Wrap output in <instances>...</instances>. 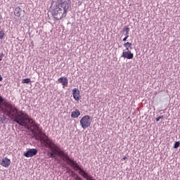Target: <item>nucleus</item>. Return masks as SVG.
I'll return each instance as SVG.
<instances>
[{"label": "nucleus", "mask_w": 180, "mask_h": 180, "mask_svg": "<svg viewBox=\"0 0 180 180\" xmlns=\"http://www.w3.org/2000/svg\"><path fill=\"white\" fill-rule=\"evenodd\" d=\"M68 3L63 1L60 4H56L53 10L52 11V16L56 20H61L63 18L67 16V12H68Z\"/></svg>", "instance_id": "obj_2"}, {"label": "nucleus", "mask_w": 180, "mask_h": 180, "mask_svg": "<svg viewBox=\"0 0 180 180\" xmlns=\"http://www.w3.org/2000/svg\"><path fill=\"white\" fill-rule=\"evenodd\" d=\"M57 155H58V152H57L56 150H51V153H50L51 158H56V157H57Z\"/></svg>", "instance_id": "obj_16"}, {"label": "nucleus", "mask_w": 180, "mask_h": 180, "mask_svg": "<svg viewBox=\"0 0 180 180\" xmlns=\"http://www.w3.org/2000/svg\"><path fill=\"white\" fill-rule=\"evenodd\" d=\"M56 151L58 153V157L61 158L63 161H67L68 160V153H65L60 147H58Z\"/></svg>", "instance_id": "obj_6"}, {"label": "nucleus", "mask_w": 180, "mask_h": 180, "mask_svg": "<svg viewBox=\"0 0 180 180\" xmlns=\"http://www.w3.org/2000/svg\"><path fill=\"white\" fill-rule=\"evenodd\" d=\"M91 180H96V179L93 177Z\"/></svg>", "instance_id": "obj_30"}, {"label": "nucleus", "mask_w": 180, "mask_h": 180, "mask_svg": "<svg viewBox=\"0 0 180 180\" xmlns=\"http://www.w3.org/2000/svg\"><path fill=\"white\" fill-rule=\"evenodd\" d=\"M5 36V32L4 31H0V39H4V37Z\"/></svg>", "instance_id": "obj_23"}, {"label": "nucleus", "mask_w": 180, "mask_h": 180, "mask_svg": "<svg viewBox=\"0 0 180 180\" xmlns=\"http://www.w3.org/2000/svg\"><path fill=\"white\" fill-rule=\"evenodd\" d=\"M28 122L30 123V128L29 127H27L28 130H32L33 133H34V131H39V130H40V127H39V124L34 122V120H33V119H28Z\"/></svg>", "instance_id": "obj_5"}, {"label": "nucleus", "mask_w": 180, "mask_h": 180, "mask_svg": "<svg viewBox=\"0 0 180 180\" xmlns=\"http://www.w3.org/2000/svg\"><path fill=\"white\" fill-rule=\"evenodd\" d=\"M0 86H1V84H0Z\"/></svg>", "instance_id": "obj_31"}, {"label": "nucleus", "mask_w": 180, "mask_h": 180, "mask_svg": "<svg viewBox=\"0 0 180 180\" xmlns=\"http://www.w3.org/2000/svg\"><path fill=\"white\" fill-rule=\"evenodd\" d=\"M37 154V149H30L28 150L25 153H24V157H26L27 158H30L32 157H34Z\"/></svg>", "instance_id": "obj_8"}, {"label": "nucleus", "mask_w": 180, "mask_h": 180, "mask_svg": "<svg viewBox=\"0 0 180 180\" xmlns=\"http://www.w3.org/2000/svg\"><path fill=\"white\" fill-rule=\"evenodd\" d=\"M4 57H5V54H4V52H1L0 53V61H2Z\"/></svg>", "instance_id": "obj_25"}, {"label": "nucleus", "mask_w": 180, "mask_h": 180, "mask_svg": "<svg viewBox=\"0 0 180 180\" xmlns=\"http://www.w3.org/2000/svg\"><path fill=\"white\" fill-rule=\"evenodd\" d=\"M71 167H72L73 169H75V171H78V169H79V166H78V164H77V162H74L73 164L71 165Z\"/></svg>", "instance_id": "obj_17"}, {"label": "nucleus", "mask_w": 180, "mask_h": 180, "mask_svg": "<svg viewBox=\"0 0 180 180\" xmlns=\"http://www.w3.org/2000/svg\"><path fill=\"white\" fill-rule=\"evenodd\" d=\"M1 103H3L4 106H6V108H8L7 113H8L10 117L14 119V122L20 126H26L27 123V117H29L27 114H25L21 110L18 111V108L6 101V100L0 94V105Z\"/></svg>", "instance_id": "obj_1"}, {"label": "nucleus", "mask_w": 180, "mask_h": 180, "mask_svg": "<svg viewBox=\"0 0 180 180\" xmlns=\"http://www.w3.org/2000/svg\"><path fill=\"white\" fill-rule=\"evenodd\" d=\"M81 115V112L78 110H75V111L72 112L71 117L73 119H77V117Z\"/></svg>", "instance_id": "obj_15"}, {"label": "nucleus", "mask_w": 180, "mask_h": 180, "mask_svg": "<svg viewBox=\"0 0 180 180\" xmlns=\"http://www.w3.org/2000/svg\"><path fill=\"white\" fill-rule=\"evenodd\" d=\"M41 144L46 147V148H50V150H53V151H56L58 146H57L53 140H51L49 136H46L41 138Z\"/></svg>", "instance_id": "obj_3"}, {"label": "nucleus", "mask_w": 180, "mask_h": 180, "mask_svg": "<svg viewBox=\"0 0 180 180\" xmlns=\"http://www.w3.org/2000/svg\"><path fill=\"white\" fill-rule=\"evenodd\" d=\"M72 95H73L74 99L77 101V102H78L79 99H81V97L79 96V90L78 89H72Z\"/></svg>", "instance_id": "obj_12"}, {"label": "nucleus", "mask_w": 180, "mask_h": 180, "mask_svg": "<svg viewBox=\"0 0 180 180\" xmlns=\"http://www.w3.org/2000/svg\"><path fill=\"white\" fill-rule=\"evenodd\" d=\"M0 165H1V166L4 167L5 168H8V167L11 165V159H8V158H3L0 162Z\"/></svg>", "instance_id": "obj_11"}, {"label": "nucleus", "mask_w": 180, "mask_h": 180, "mask_svg": "<svg viewBox=\"0 0 180 180\" xmlns=\"http://www.w3.org/2000/svg\"><path fill=\"white\" fill-rule=\"evenodd\" d=\"M131 43L129 42H127L125 44H124V47H125V49L124 50H129V49H131Z\"/></svg>", "instance_id": "obj_18"}, {"label": "nucleus", "mask_w": 180, "mask_h": 180, "mask_svg": "<svg viewBox=\"0 0 180 180\" xmlns=\"http://www.w3.org/2000/svg\"><path fill=\"white\" fill-rule=\"evenodd\" d=\"M14 15L15 16H17V18H20V15H22V8H20V7L15 8Z\"/></svg>", "instance_id": "obj_14"}, {"label": "nucleus", "mask_w": 180, "mask_h": 180, "mask_svg": "<svg viewBox=\"0 0 180 180\" xmlns=\"http://www.w3.org/2000/svg\"><path fill=\"white\" fill-rule=\"evenodd\" d=\"M79 172L81 174V175H82V176H84V178H86V179L87 180H91L94 176H92L90 174H88L86 172H85V171L82 169L79 168Z\"/></svg>", "instance_id": "obj_10"}, {"label": "nucleus", "mask_w": 180, "mask_h": 180, "mask_svg": "<svg viewBox=\"0 0 180 180\" xmlns=\"http://www.w3.org/2000/svg\"><path fill=\"white\" fill-rule=\"evenodd\" d=\"M160 119H164V116L162 115V116L158 117L156 118V122H160Z\"/></svg>", "instance_id": "obj_26"}, {"label": "nucleus", "mask_w": 180, "mask_h": 180, "mask_svg": "<svg viewBox=\"0 0 180 180\" xmlns=\"http://www.w3.org/2000/svg\"><path fill=\"white\" fill-rule=\"evenodd\" d=\"M79 122L82 129H88L92 124V118L89 115H84Z\"/></svg>", "instance_id": "obj_4"}, {"label": "nucleus", "mask_w": 180, "mask_h": 180, "mask_svg": "<svg viewBox=\"0 0 180 180\" xmlns=\"http://www.w3.org/2000/svg\"><path fill=\"white\" fill-rule=\"evenodd\" d=\"M58 82H60V84H62L63 85V88H64L65 86H67V85H68V79H67V77H60L58 79Z\"/></svg>", "instance_id": "obj_13"}, {"label": "nucleus", "mask_w": 180, "mask_h": 180, "mask_svg": "<svg viewBox=\"0 0 180 180\" xmlns=\"http://www.w3.org/2000/svg\"><path fill=\"white\" fill-rule=\"evenodd\" d=\"M2 81V76L0 75V82Z\"/></svg>", "instance_id": "obj_29"}, {"label": "nucleus", "mask_w": 180, "mask_h": 180, "mask_svg": "<svg viewBox=\"0 0 180 180\" xmlns=\"http://www.w3.org/2000/svg\"><path fill=\"white\" fill-rule=\"evenodd\" d=\"M179 146H180V143H179V141H177L174 143V148H178V147H179Z\"/></svg>", "instance_id": "obj_24"}, {"label": "nucleus", "mask_w": 180, "mask_h": 180, "mask_svg": "<svg viewBox=\"0 0 180 180\" xmlns=\"http://www.w3.org/2000/svg\"><path fill=\"white\" fill-rule=\"evenodd\" d=\"M122 57L123 58H127V60H131L134 57V54L130 50H123Z\"/></svg>", "instance_id": "obj_7"}, {"label": "nucleus", "mask_w": 180, "mask_h": 180, "mask_svg": "<svg viewBox=\"0 0 180 180\" xmlns=\"http://www.w3.org/2000/svg\"><path fill=\"white\" fill-rule=\"evenodd\" d=\"M30 82H31L30 78L24 79L22 81V84H29Z\"/></svg>", "instance_id": "obj_22"}, {"label": "nucleus", "mask_w": 180, "mask_h": 180, "mask_svg": "<svg viewBox=\"0 0 180 180\" xmlns=\"http://www.w3.org/2000/svg\"><path fill=\"white\" fill-rule=\"evenodd\" d=\"M75 161H74V159H71L68 158V159L66 160L67 164L69 165H71L72 164H74Z\"/></svg>", "instance_id": "obj_19"}, {"label": "nucleus", "mask_w": 180, "mask_h": 180, "mask_svg": "<svg viewBox=\"0 0 180 180\" xmlns=\"http://www.w3.org/2000/svg\"><path fill=\"white\" fill-rule=\"evenodd\" d=\"M130 32V28L126 27L123 30V32H125V36H129V32Z\"/></svg>", "instance_id": "obj_21"}, {"label": "nucleus", "mask_w": 180, "mask_h": 180, "mask_svg": "<svg viewBox=\"0 0 180 180\" xmlns=\"http://www.w3.org/2000/svg\"><path fill=\"white\" fill-rule=\"evenodd\" d=\"M34 137H35V140H39L40 143L41 142V139L43 137H46V135L43 133V131L39 130L37 132H34Z\"/></svg>", "instance_id": "obj_9"}, {"label": "nucleus", "mask_w": 180, "mask_h": 180, "mask_svg": "<svg viewBox=\"0 0 180 180\" xmlns=\"http://www.w3.org/2000/svg\"><path fill=\"white\" fill-rule=\"evenodd\" d=\"M72 176H73L75 180H81V178H79L78 174H77L74 172H72Z\"/></svg>", "instance_id": "obj_20"}, {"label": "nucleus", "mask_w": 180, "mask_h": 180, "mask_svg": "<svg viewBox=\"0 0 180 180\" xmlns=\"http://www.w3.org/2000/svg\"><path fill=\"white\" fill-rule=\"evenodd\" d=\"M122 160H127V157H126V156H124L123 158H122Z\"/></svg>", "instance_id": "obj_28"}, {"label": "nucleus", "mask_w": 180, "mask_h": 180, "mask_svg": "<svg viewBox=\"0 0 180 180\" xmlns=\"http://www.w3.org/2000/svg\"><path fill=\"white\" fill-rule=\"evenodd\" d=\"M129 39V35H126V37L122 39L123 41H126Z\"/></svg>", "instance_id": "obj_27"}]
</instances>
